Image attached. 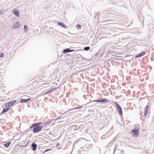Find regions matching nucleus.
<instances>
[{
    "instance_id": "nucleus-18",
    "label": "nucleus",
    "mask_w": 154,
    "mask_h": 154,
    "mask_svg": "<svg viewBox=\"0 0 154 154\" xmlns=\"http://www.w3.org/2000/svg\"><path fill=\"white\" fill-rule=\"evenodd\" d=\"M76 26L78 29H81V26L79 24H77Z\"/></svg>"
},
{
    "instance_id": "nucleus-20",
    "label": "nucleus",
    "mask_w": 154,
    "mask_h": 154,
    "mask_svg": "<svg viewBox=\"0 0 154 154\" xmlns=\"http://www.w3.org/2000/svg\"><path fill=\"white\" fill-rule=\"evenodd\" d=\"M28 29V27L27 26L25 25L24 26V29L25 30H27Z\"/></svg>"
},
{
    "instance_id": "nucleus-5",
    "label": "nucleus",
    "mask_w": 154,
    "mask_h": 154,
    "mask_svg": "<svg viewBox=\"0 0 154 154\" xmlns=\"http://www.w3.org/2000/svg\"><path fill=\"white\" fill-rule=\"evenodd\" d=\"M149 109V106L148 105L146 106L144 110V115L146 116L148 113V111Z\"/></svg>"
},
{
    "instance_id": "nucleus-13",
    "label": "nucleus",
    "mask_w": 154,
    "mask_h": 154,
    "mask_svg": "<svg viewBox=\"0 0 154 154\" xmlns=\"http://www.w3.org/2000/svg\"><path fill=\"white\" fill-rule=\"evenodd\" d=\"M10 109V107H8L5 108H4L3 110L2 113H4L6 112Z\"/></svg>"
},
{
    "instance_id": "nucleus-8",
    "label": "nucleus",
    "mask_w": 154,
    "mask_h": 154,
    "mask_svg": "<svg viewBox=\"0 0 154 154\" xmlns=\"http://www.w3.org/2000/svg\"><path fill=\"white\" fill-rule=\"evenodd\" d=\"M74 50H70L69 49H65L63 50V52L64 53H66L67 52H72L74 51Z\"/></svg>"
},
{
    "instance_id": "nucleus-10",
    "label": "nucleus",
    "mask_w": 154,
    "mask_h": 154,
    "mask_svg": "<svg viewBox=\"0 0 154 154\" xmlns=\"http://www.w3.org/2000/svg\"><path fill=\"white\" fill-rule=\"evenodd\" d=\"M13 13L17 17H19V12L18 10H14L13 11Z\"/></svg>"
},
{
    "instance_id": "nucleus-15",
    "label": "nucleus",
    "mask_w": 154,
    "mask_h": 154,
    "mask_svg": "<svg viewBox=\"0 0 154 154\" xmlns=\"http://www.w3.org/2000/svg\"><path fill=\"white\" fill-rule=\"evenodd\" d=\"M101 100V102L106 103L108 102V100L106 99L102 98Z\"/></svg>"
},
{
    "instance_id": "nucleus-4",
    "label": "nucleus",
    "mask_w": 154,
    "mask_h": 154,
    "mask_svg": "<svg viewBox=\"0 0 154 154\" xmlns=\"http://www.w3.org/2000/svg\"><path fill=\"white\" fill-rule=\"evenodd\" d=\"M16 102V100H14L12 101L8 102L5 104V106H12Z\"/></svg>"
},
{
    "instance_id": "nucleus-14",
    "label": "nucleus",
    "mask_w": 154,
    "mask_h": 154,
    "mask_svg": "<svg viewBox=\"0 0 154 154\" xmlns=\"http://www.w3.org/2000/svg\"><path fill=\"white\" fill-rule=\"evenodd\" d=\"M32 146L33 147L32 149L33 150H35L37 148V145L35 143H33L32 144Z\"/></svg>"
},
{
    "instance_id": "nucleus-19",
    "label": "nucleus",
    "mask_w": 154,
    "mask_h": 154,
    "mask_svg": "<svg viewBox=\"0 0 154 154\" xmlns=\"http://www.w3.org/2000/svg\"><path fill=\"white\" fill-rule=\"evenodd\" d=\"M4 56V54L3 53H0V57H3Z\"/></svg>"
},
{
    "instance_id": "nucleus-12",
    "label": "nucleus",
    "mask_w": 154,
    "mask_h": 154,
    "mask_svg": "<svg viewBox=\"0 0 154 154\" xmlns=\"http://www.w3.org/2000/svg\"><path fill=\"white\" fill-rule=\"evenodd\" d=\"M56 90V88H53L52 89H51L50 90L47 91L45 93V94H47L49 93H51V92H53V91H54Z\"/></svg>"
},
{
    "instance_id": "nucleus-9",
    "label": "nucleus",
    "mask_w": 154,
    "mask_h": 154,
    "mask_svg": "<svg viewBox=\"0 0 154 154\" xmlns=\"http://www.w3.org/2000/svg\"><path fill=\"white\" fill-rule=\"evenodd\" d=\"M145 54V52H142L141 53L137 55L136 56V57H137V58L139 57H141V56H143Z\"/></svg>"
},
{
    "instance_id": "nucleus-23",
    "label": "nucleus",
    "mask_w": 154,
    "mask_h": 154,
    "mask_svg": "<svg viewBox=\"0 0 154 154\" xmlns=\"http://www.w3.org/2000/svg\"><path fill=\"white\" fill-rule=\"evenodd\" d=\"M58 145H59V144H57V146H58Z\"/></svg>"
},
{
    "instance_id": "nucleus-6",
    "label": "nucleus",
    "mask_w": 154,
    "mask_h": 154,
    "mask_svg": "<svg viewBox=\"0 0 154 154\" xmlns=\"http://www.w3.org/2000/svg\"><path fill=\"white\" fill-rule=\"evenodd\" d=\"M20 24L18 22H17L16 23L14 24L13 26V28L15 29L19 27Z\"/></svg>"
},
{
    "instance_id": "nucleus-22",
    "label": "nucleus",
    "mask_w": 154,
    "mask_h": 154,
    "mask_svg": "<svg viewBox=\"0 0 154 154\" xmlns=\"http://www.w3.org/2000/svg\"><path fill=\"white\" fill-rule=\"evenodd\" d=\"M51 149H47V150H46L45 151V152H47V151H50L51 150Z\"/></svg>"
},
{
    "instance_id": "nucleus-1",
    "label": "nucleus",
    "mask_w": 154,
    "mask_h": 154,
    "mask_svg": "<svg viewBox=\"0 0 154 154\" xmlns=\"http://www.w3.org/2000/svg\"><path fill=\"white\" fill-rule=\"evenodd\" d=\"M41 123L38 122L37 123L33 124L30 127L31 129L33 128V131L34 133H37L42 131L43 128L42 126L40 125Z\"/></svg>"
},
{
    "instance_id": "nucleus-7",
    "label": "nucleus",
    "mask_w": 154,
    "mask_h": 154,
    "mask_svg": "<svg viewBox=\"0 0 154 154\" xmlns=\"http://www.w3.org/2000/svg\"><path fill=\"white\" fill-rule=\"evenodd\" d=\"M57 24L58 25L61 26L64 28H67L66 26L63 23L61 22H58Z\"/></svg>"
},
{
    "instance_id": "nucleus-2",
    "label": "nucleus",
    "mask_w": 154,
    "mask_h": 154,
    "mask_svg": "<svg viewBox=\"0 0 154 154\" xmlns=\"http://www.w3.org/2000/svg\"><path fill=\"white\" fill-rule=\"evenodd\" d=\"M131 134L134 137H137L139 134V129L137 128H135L131 131Z\"/></svg>"
},
{
    "instance_id": "nucleus-17",
    "label": "nucleus",
    "mask_w": 154,
    "mask_h": 154,
    "mask_svg": "<svg viewBox=\"0 0 154 154\" xmlns=\"http://www.w3.org/2000/svg\"><path fill=\"white\" fill-rule=\"evenodd\" d=\"M90 49V48L89 47H85L84 49L85 51H88Z\"/></svg>"
},
{
    "instance_id": "nucleus-16",
    "label": "nucleus",
    "mask_w": 154,
    "mask_h": 154,
    "mask_svg": "<svg viewBox=\"0 0 154 154\" xmlns=\"http://www.w3.org/2000/svg\"><path fill=\"white\" fill-rule=\"evenodd\" d=\"M11 142H9L8 143L5 144L4 145L5 147H8L9 146Z\"/></svg>"
},
{
    "instance_id": "nucleus-3",
    "label": "nucleus",
    "mask_w": 154,
    "mask_h": 154,
    "mask_svg": "<svg viewBox=\"0 0 154 154\" xmlns=\"http://www.w3.org/2000/svg\"><path fill=\"white\" fill-rule=\"evenodd\" d=\"M115 104H116V105L117 107V109L118 111L119 114L121 116H122V108H121V107L119 106V104H117V102H115Z\"/></svg>"
},
{
    "instance_id": "nucleus-21",
    "label": "nucleus",
    "mask_w": 154,
    "mask_h": 154,
    "mask_svg": "<svg viewBox=\"0 0 154 154\" xmlns=\"http://www.w3.org/2000/svg\"><path fill=\"white\" fill-rule=\"evenodd\" d=\"M94 101L96 102H101V100H95Z\"/></svg>"
},
{
    "instance_id": "nucleus-11",
    "label": "nucleus",
    "mask_w": 154,
    "mask_h": 154,
    "mask_svg": "<svg viewBox=\"0 0 154 154\" xmlns=\"http://www.w3.org/2000/svg\"><path fill=\"white\" fill-rule=\"evenodd\" d=\"M31 99L30 98H28L27 99H21L20 100V102L21 103H25L26 102H28L29 100H30Z\"/></svg>"
}]
</instances>
